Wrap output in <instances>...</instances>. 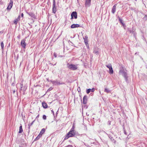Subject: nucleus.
Wrapping results in <instances>:
<instances>
[{
  "instance_id": "f257e3e1",
  "label": "nucleus",
  "mask_w": 147,
  "mask_h": 147,
  "mask_svg": "<svg viewBox=\"0 0 147 147\" xmlns=\"http://www.w3.org/2000/svg\"><path fill=\"white\" fill-rule=\"evenodd\" d=\"M119 72L125 78L126 81H127V80L128 76H127V74L126 72L125 71L124 68L122 67L120 68Z\"/></svg>"
},
{
  "instance_id": "f03ea898",
  "label": "nucleus",
  "mask_w": 147,
  "mask_h": 147,
  "mask_svg": "<svg viewBox=\"0 0 147 147\" xmlns=\"http://www.w3.org/2000/svg\"><path fill=\"white\" fill-rule=\"evenodd\" d=\"M67 67L69 69L72 70H75L77 69V67L76 65L74 64H69L68 63L67 64Z\"/></svg>"
},
{
  "instance_id": "7ed1b4c3",
  "label": "nucleus",
  "mask_w": 147,
  "mask_h": 147,
  "mask_svg": "<svg viewBox=\"0 0 147 147\" xmlns=\"http://www.w3.org/2000/svg\"><path fill=\"white\" fill-rule=\"evenodd\" d=\"M53 12L55 13L57 11L56 7L55 5V0H53Z\"/></svg>"
},
{
  "instance_id": "20e7f679",
  "label": "nucleus",
  "mask_w": 147,
  "mask_h": 147,
  "mask_svg": "<svg viewBox=\"0 0 147 147\" xmlns=\"http://www.w3.org/2000/svg\"><path fill=\"white\" fill-rule=\"evenodd\" d=\"M71 19H72L74 18L76 19L77 18V13L76 11H73L71 14Z\"/></svg>"
},
{
  "instance_id": "39448f33",
  "label": "nucleus",
  "mask_w": 147,
  "mask_h": 147,
  "mask_svg": "<svg viewBox=\"0 0 147 147\" xmlns=\"http://www.w3.org/2000/svg\"><path fill=\"white\" fill-rule=\"evenodd\" d=\"M26 39H22L21 42V45L23 48L25 49L26 47V43L25 42Z\"/></svg>"
},
{
  "instance_id": "423d86ee",
  "label": "nucleus",
  "mask_w": 147,
  "mask_h": 147,
  "mask_svg": "<svg viewBox=\"0 0 147 147\" xmlns=\"http://www.w3.org/2000/svg\"><path fill=\"white\" fill-rule=\"evenodd\" d=\"M91 0H86L85 3V6L87 7L90 6L91 5Z\"/></svg>"
},
{
  "instance_id": "0eeeda50",
  "label": "nucleus",
  "mask_w": 147,
  "mask_h": 147,
  "mask_svg": "<svg viewBox=\"0 0 147 147\" xmlns=\"http://www.w3.org/2000/svg\"><path fill=\"white\" fill-rule=\"evenodd\" d=\"M13 4V1L12 0H10V2L7 7V9L10 10L12 7Z\"/></svg>"
},
{
  "instance_id": "6e6552de",
  "label": "nucleus",
  "mask_w": 147,
  "mask_h": 147,
  "mask_svg": "<svg viewBox=\"0 0 147 147\" xmlns=\"http://www.w3.org/2000/svg\"><path fill=\"white\" fill-rule=\"evenodd\" d=\"M27 13L32 18L34 19L36 18V16L32 12H27Z\"/></svg>"
},
{
  "instance_id": "1a4fd4ad",
  "label": "nucleus",
  "mask_w": 147,
  "mask_h": 147,
  "mask_svg": "<svg viewBox=\"0 0 147 147\" xmlns=\"http://www.w3.org/2000/svg\"><path fill=\"white\" fill-rule=\"evenodd\" d=\"M83 38L84 40V42H85V43L86 45V46H87V45H88V37L87 36H85V37H83Z\"/></svg>"
},
{
  "instance_id": "9d476101",
  "label": "nucleus",
  "mask_w": 147,
  "mask_h": 147,
  "mask_svg": "<svg viewBox=\"0 0 147 147\" xmlns=\"http://www.w3.org/2000/svg\"><path fill=\"white\" fill-rule=\"evenodd\" d=\"M69 134V136L70 137H73L76 134V131H72L70 132V131L67 133Z\"/></svg>"
},
{
  "instance_id": "9b49d317",
  "label": "nucleus",
  "mask_w": 147,
  "mask_h": 147,
  "mask_svg": "<svg viewBox=\"0 0 147 147\" xmlns=\"http://www.w3.org/2000/svg\"><path fill=\"white\" fill-rule=\"evenodd\" d=\"M20 20V16L19 15L18 17L16 19L14 20L13 21V23L16 25L17 24V22Z\"/></svg>"
},
{
  "instance_id": "f8f14e48",
  "label": "nucleus",
  "mask_w": 147,
  "mask_h": 147,
  "mask_svg": "<svg viewBox=\"0 0 147 147\" xmlns=\"http://www.w3.org/2000/svg\"><path fill=\"white\" fill-rule=\"evenodd\" d=\"M117 5V4H115L112 8L111 12L113 14H114L116 11Z\"/></svg>"
},
{
  "instance_id": "ddd939ff",
  "label": "nucleus",
  "mask_w": 147,
  "mask_h": 147,
  "mask_svg": "<svg viewBox=\"0 0 147 147\" xmlns=\"http://www.w3.org/2000/svg\"><path fill=\"white\" fill-rule=\"evenodd\" d=\"M80 27L79 24H73L71 26V28H78Z\"/></svg>"
},
{
  "instance_id": "4468645a",
  "label": "nucleus",
  "mask_w": 147,
  "mask_h": 147,
  "mask_svg": "<svg viewBox=\"0 0 147 147\" xmlns=\"http://www.w3.org/2000/svg\"><path fill=\"white\" fill-rule=\"evenodd\" d=\"M87 96L86 95L84 96L83 98V103L85 104L87 103Z\"/></svg>"
},
{
  "instance_id": "2eb2a0df",
  "label": "nucleus",
  "mask_w": 147,
  "mask_h": 147,
  "mask_svg": "<svg viewBox=\"0 0 147 147\" xmlns=\"http://www.w3.org/2000/svg\"><path fill=\"white\" fill-rule=\"evenodd\" d=\"M95 91V89L93 88L92 89H88L86 90V93L87 94H89L90 92H94Z\"/></svg>"
},
{
  "instance_id": "dca6fc26",
  "label": "nucleus",
  "mask_w": 147,
  "mask_h": 147,
  "mask_svg": "<svg viewBox=\"0 0 147 147\" xmlns=\"http://www.w3.org/2000/svg\"><path fill=\"white\" fill-rule=\"evenodd\" d=\"M54 83V85H60L63 84L64 83H60V82H58L57 81H54V82H53Z\"/></svg>"
},
{
  "instance_id": "f3484780",
  "label": "nucleus",
  "mask_w": 147,
  "mask_h": 147,
  "mask_svg": "<svg viewBox=\"0 0 147 147\" xmlns=\"http://www.w3.org/2000/svg\"><path fill=\"white\" fill-rule=\"evenodd\" d=\"M42 106L44 108H46L47 107V104L44 102H42Z\"/></svg>"
},
{
  "instance_id": "a211bd4d",
  "label": "nucleus",
  "mask_w": 147,
  "mask_h": 147,
  "mask_svg": "<svg viewBox=\"0 0 147 147\" xmlns=\"http://www.w3.org/2000/svg\"><path fill=\"white\" fill-rule=\"evenodd\" d=\"M20 126L19 127V133H21L23 131V130L22 128V126L21 124H20Z\"/></svg>"
},
{
  "instance_id": "6ab92c4d",
  "label": "nucleus",
  "mask_w": 147,
  "mask_h": 147,
  "mask_svg": "<svg viewBox=\"0 0 147 147\" xmlns=\"http://www.w3.org/2000/svg\"><path fill=\"white\" fill-rule=\"evenodd\" d=\"M104 92L107 93H110L111 92L110 90L106 88H105Z\"/></svg>"
},
{
  "instance_id": "aec40b11",
  "label": "nucleus",
  "mask_w": 147,
  "mask_h": 147,
  "mask_svg": "<svg viewBox=\"0 0 147 147\" xmlns=\"http://www.w3.org/2000/svg\"><path fill=\"white\" fill-rule=\"evenodd\" d=\"M128 31L130 33H132L134 34H135V32L133 31V30H131V29L129 28L128 29Z\"/></svg>"
},
{
  "instance_id": "412c9836",
  "label": "nucleus",
  "mask_w": 147,
  "mask_h": 147,
  "mask_svg": "<svg viewBox=\"0 0 147 147\" xmlns=\"http://www.w3.org/2000/svg\"><path fill=\"white\" fill-rule=\"evenodd\" d=\"M45 128H43L41 130V131L40 133L39 134L42 135L44 134V132H45Z\"/></svg>"
},
{
  "instance_id": "4be33fe9",
  "label": "nucleus",
  "mask_w": 147,
  "mask_h": 147,
  "mask_svg": "<svg viewBox=\"0 0 147 147\" xmlns=\"http://www.w3.org/2000/svg\"><path fill=\"white\" fill-rule=\"evenodd\" d=\"M69 134H67L65 135L64 138V140H66L68 139L70 137V136L69 135Z\"/></svg>"
},
{
  "instance_id": "5701e85b",
  "label": "nucleus",
  "mask_w": 147,
  "mask_h": 147,
  "mask_svg": "<svg viewBox=\"0 0 147 147\" xmlns=\"http://www.w3.org/2000/svg\"><path fill=\"white\" fill-rule=\"evenodd\" d=\"M109 69V73L110 74H112L113 73V69L112 67H111V68H110Z\"/></svg>"
},
{
  "instance_id": "b1692460",
  "label": "nucleus",
  "mask_w": 147,
  "mask_h": 147,
  "mask_svg": "<svg viewBox=\"0 0 147 147\" xmlns=\"http://www.w3.org/2000/svg\"><path fill=\"white\" fill-rule=\"evenodd\" d=\"M106 66L108 68H109V69H110V68H111L112 67V65L111 64H108L107 65H106Z\"/></svg>"
},
{
  "instance_id": "393cba45",
  "label": "nucleus",
  "mask_w": 147,
  "mask_h": 147,
  "mask_svg": "<svg viewBox=\"0 0 147 147\" xmlns=\"http://www.w3.org/2000/svg\"><path fill=\"white\" fill-rule=\"evenodd\" d=\"M1 49H2V50L3 51V49H4V44H3V42H1Z\"/></svg>"
},
{
  "instance_id": "a878e982",
  "label": "nucleus",
  "mask_w": 147,
  "mask_h": 147,
  "mask_svg": "<svg viewBox=\"0 0 147 147\" xmlns=\"http://www.w3.org/2000/svg\"><path fill=\"white\" fill-rule=\"evenodd\" d=\"M74 128H75V127L73 125V126H72V127L71 128V129H70V132H71V131H73H73H76L74 130Z\"/></svg>"
},
{
  "instance_id": "bb28decb",
  "label": "nucleus",
  "mask_w": 147,
  "mask_h": 147,
  "mask_svg": "<svg viewBox=\"0 0 147 147\" xmlns=\"http://www.w3.org/2000/svg\"><path fill=\"white\" fill-rule=\"evenodd\" d=\"M109 138H110L111 141H113L114 143H115L116 141L114 140V139L111 136L110 137H109Z\"/></svg>"
},
{
  "instance_id": "cd10ccee",
  "label": "nucleus",
  "mask_w": 147,
  "mask_h": 147,
  "mask_svg": "<svg viewBox=\"0 0 147 147\" xmlns=\"http://www.w3.org/2000/svg\"><path fill=\"white\" fill-rule=\"evenodd\" d=\"M34 121H33L32 123H30V124H28V126H29V127H28V128L29 129H30V127L33 124V123H34Z\"/></svg>"
},
{
  "instance_id": "c85d7f7f",
  "label": "nucleus",
  "mask_w": 147,
  "mask_h": 147,
  "mask_svg": "<svg viewBox=\"0 0 147 147\" xmlns=\"http://www.w3.org/2000/svg\"><path fill=\"white\" fill-rule=\"evenodd\" d=\"M119 21L123 25H124V23L123 22V20H122L121 19V18H119Z\"/></svg>"
},
{
  "instance_id": "c756f323",
  "label": "nucleus",
  "mask_w": 147,
  "mask_h": 147,
  "mask_svg": "<svg viewBox=\"0 0 147 147\" xmlns=\"http://www.w3.org/2000/svg\"><path fill=\"white\" fill-rule=\"evenodd\" d=\"M42 118L43 119L46 120L47 118V117H46V115H43Z\"/></svg>"
},
{
  "instance_id": "7c9ffc66",
  "label": "nucleus",
  "mask_w": 147,
  "mask_h": 147,
  "mask_svg": "<svg viewBox=\"0 0 147 147\" xmlns=\"http://www.w3.org/2000/svg\"><path fill=\"white\" fill-rule=\"evenodd\" d=\"M94 53H95L96 55H98V51H96V50H94Z\"/></svg>"
},
{
  "instance_id": "2f4dec72",
  "label": "nucleus",
  "mask_w": 147,
  "mask_h": 147,
  "mask_svg": "<svg viewBox=\"0 0 147 147\" xmlns=\"http://www.w3.org/2000/svg\"><path fill=\"white\" fill-rule=\"evenodd\" d=\"M143 19L144 20H147V16H145L143 18Z\"/></svg>"
},
{
  "instance_id": "473e14b6",
  "label": "nucleus",
  "mask_w": 147,
  "mask_h": 147,
  "mask_svg": "<svg viewBox=\"0 0 147 147\" xmlns=\"http://www.w3.org/2000/svg\"><path fill=\"white\" fill-rule=\"evenodd\" d=\"M53 89V88L52 87L50 88L47 90V91H49Z\"/></svg>"
},
{
  "instance_id": "72a5a7b5",
  "label": "nucleus",
  "mask_w": 147,
  "mask_h": 147,
  "mask_svg": "<svg viewBox=\"0 0 147 147\" xmlns=\"http://www.w3.org/2000/svg\"><path fill=\"white\" fill-rule=\"evenodd\" d=\"M42 135L40 134H38V137L39 138H40L42 136Z\"/></svg>"
},
{
  "instance_id": "f704fd0d",
  "label": "nucleus",
  "mask_w": 147,
  "mask_h": 147,
  "mask_svg": "<svg viewBox=\"0 0 147 147\" xmlns=\"http://www.w3.org/2000/svg\"><path fill=\"white\" fill-rule=\"evenodd\" d=\"M40 138H39L38 137V136H37L36 138L35 139V141L36 140H39Z\"/></svg>"
},
{
  "instance_id": "c9c22d12",
  "label": "nucleus",
  "mask_w": 147,
  "mask_h": 147,
  "mask_svg": "<svg viewBox=\"0 0 147 147\" xmlns=\"http://www.w3.org/2000/svg\"><path fill=\"white\" fill-rule=\"evenodd\" d=\"M54 56H55V57H57V55L56 53H54Z\"/></svg>"
},
{
  "instance_id": "e433bc0d",
  "label": "nucleus",
  "mask_w": 147,
  "mask_h": 147,
  "mask_svg": "<svg viewBox=\"0 0 147 147\" xmlns=\"http://www.w3.org/2000/svg\"><path fill=\"white\" fill-rule=\"evenodd\" d=\"M124 134L126 135H127V133L125 131V129L124 130Z\"/></svg>"
},
{
  "instance_id": "4c0bfd02",
  "label": "nucleus",
  "mask_w": 147,
  "mask_h": 147,
  "mask_svg": "<svg viewBox=\"0 0 147 147\" xmlns=\"http://www.w3.org/2000/svg\"><path fill=\"white\" fill-rule=\"evenodd\" d=\"M51 111L52 113H53V115H54V112L53 111V110H51Z\"/></svg>"
},
{
  "instance_id": "58836bf2",
  "label": "nucleus",
  "mask_w": 147,
  "mask_h": 147,
  "mask_svg": "<svg viewBox=\"0 0 147 147\" xmlns=\"http://www.w3.org/2000/svg\"><path fill=\"white\" fill-rule=\"evenodd\" d=\"M54 81H52L51 80H50V82H51L53 84H54V83L53 82H54Z\"/></svg>"
},
{
  "instance_id": "ea45409f",
  "label": "nucleus",
  "mask_w": 147,
  "mask_h": 147,
  "mask_svg": "<svg viewBox=\"0 0 147 147\" xmlns=\"http://www.w3.org/2000/svg\"><path fill=\"white\" fill-rule=\"evenodd\" d=\"M21 16L22 17H23V16H24V14L23 13H22V14H21Z\"/></svg>"
},
{
  "instance_id": "a19ab883",
  "label": "nucleus",
  "mask_w": 147,
  "mask_h": 147,
  "mask_svg": "<svg viewBox=\"0 0 147 147\" xmlns=\"http://www.w3.org/2000/svg\"><path fill=\"white\" fill-rule=\"evenodd\" d=\"M22 86H23V84H21V87H20L21 90H22Z\"/></svg>"
},
{
  "instance_id": "79ce46f5",
  "label": "nucleus",
  "mask_w": 147,
  "mask_h": 147,
  "mask_svg": "<svg viewBox=\"0 0 147 147\" xmlns=\"http://www.w3.org/2000/svg\"><path fill=\"white\" fill-rule=\"evenodd\" d=\"M39 117V115L38 114V115H37V116L36 117V118H38Z\"/></svg>"
},
{
  "instance_id": "37998d69",
  "label": "nucleus",
  "mask_w": 147,
  "mask_h": 147,
  "mask_svg": "<svg viewBox=\"0 0 147 147\" xmlns=\"http://www.w3.org/2000/svg\"><path fill=\"white\" fill-rule=\"evenodd\" d=\"M109 125H111V122L110 121H109Z\"/></svg>"
},
{
  "instance_id": "c03bdc74",
  "label": "nucleus",
  "mask_w": 147,
  "mask_h": 147,
  "mask_svg": "<svg viewBox=\"0 0 147 147\" xmlns=\"http://www.w3.org/2000/svg\"><path fill=\"white\" fill-rule=\"evenodd\" d=\"M15 92V90H13V93H14Z\"/></svg>"
},
{
  "instance_id": "a18cd8bd",
  "label": "nucleus",
  "mask_w": 147,
  "mask_h": 147,
  "mask_svg": "<svg viewBox=\"0 0 147 147\" xmlns=\"http://www.w3.org/2000/svg\"><path fill=\"white\" fill-rule=\"evenodd\" d=\"M58 110L57 111V112L56 113V115L58 114Z\"/></svg>"
},
{
  "instance_id": "49530a36",
  "label": "nucleus",
  "mask_w": 147,
  "mask_h": 147,
  "mask_svg": "<svg viewBox=\"0 0 147 147\" xmlns=\"http://www.w3.org/2000/svg\"><path fill=\"white\" fill-rule=\"evenodd\" d=\"M119 18H120L119 16H118V18L119 20Z\"/></svg>"
},
{
  "instance_id": "de8ad7c7",
  "label": "nucleus",
  "mask_w": 147,
  "mask_h": 147,
  "mask_svg": "<svg viewBox=\"0 0 147 147\" xmlns=\"http://www.w3.org/2000/svg\"><path fill=\"white\" fill-rule=\"evenodd\" d=\"M80 89L79 90H78V92H79V91H80Z\"/></svg>"
},
{
  "instance_id": "09e8293b",
  "label": "nucleus",
  "mask_w": 147,
  "mask_h": 147,
  "mask_svg": "<svg viewBox=\"0 0 147 147\" xmlns=\"http://www.w3.org/2000/svg\"><path fill=\"white\" fill-rule=\"evenodd\" d=\"M80 89L79 90H78V92H79V91H80Z\"/></svg>"
},
{
  "instance_id": "8fccbe9b",
  "label": "nucleus",
  "mask_w": 147,
  "mask_h": 147,
  "mask_svg": "<svg viewBox=\"0 0 147 147\" xmlns=\"http://www.w3.org/2000/svg\"><path fill=\"white\" fill-rule=\"evenodd\" d=\"M87 47H88V48H89V46L88 45H87V46H86Z\"/></svg>"
},
{
  "instance_id": "3c124183",
  "label": "nucleus",
  "mask_w": 147,
  "mask_h": 147,
  "mask_svg": "<svg viewBox=\"0 0 147 147\" xmlns=\"http://www.w3.org/2000/svg\"><path fill=\"white\" fill-rule=\"evenodd\" d=\"M17 59H18V57H17Z\"/></svg>"
}]
</instances>
